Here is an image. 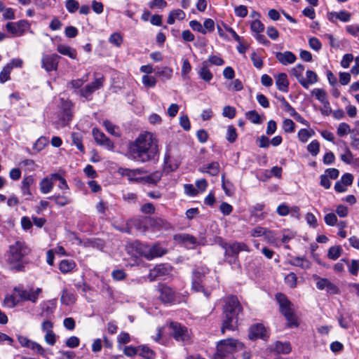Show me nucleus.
<instances>
[{"label": "nucleus", "mask_w": 359, "mask_h": 359, "mask_svg": "<svg viewBox=\"0 0 359 359\" xmlns=\"http://www.w3.org/2000/svg\"><path fill=\"white\" fill-rule=\"evenodd\" d=\"M17 339L22 347L28 348L41 356L45 355L46 351L39 343L32 341L27 337L22 335H18Z\"/></svg>", "instance_id": "14"}, {"label": "nucleus", "mask_w": 359, "mask_h": 359, "mask_svg": "<svg viewBox=\"0 0 359 359\" xmlns=\"http://www.w3.org/2000/svg\"><path fill=\"white\" fill-rule=\"evenodd\" d=\"M182 161L180 149L176 144H170L167 146L164 157V169L167 172L176 170Z\"/></svg>", "instance_id": "6"}, {"label": "nucleus", "mask_w": 359, "mask_h": 359, "mask_svg": "<svg viewBox=\"0 0 359 359\" xmlns=\"http://www.w3.org/2000/svg\"><path fill=\"white\" fill-rule=\"evenodd\" d=\"M209 273V269L205 266H197L192 272L191 289L196 292H201L208 298L210 294V291L205 289L203 285L205 276Z\"/></svg>", "instance_id": "8"}, {"label": "nucleus", "mask_w": 359, "mask_h": 359, "mask_svg": "<svg viewBox=\"0 0 359 359\" xmlns=\"http://www.w3.org/2000/svg\"><path fill=\"white\" fill-rule=\"evenodd\" d=\"M277 88L283 93H287L289 90V81L285 73H279L275 76Z\"/></svg>", "instance_id": "22"}, {"label": "nucleus", "mask_w": 359, "mask_h": 359, "mask_svg": "<svg viewBox=\"0 0 359 359\" xmlns=\"http://www.w3.org/2000/svg\"><path fill=\"white\" fill-rule=\"evenodd\" d=\"M220 170V165L218 162L213 161L210 163L204 164L199 168V171L202 173H208L211 176H217Z\"/></svg>", "instance_id": "25"}, {"label": "nucleus", "mask_w": 359, "mask_h": 359, "mask_svg": "<svg viewBox=\"0 0 359 359\" xmlns=\"http://www.w3.org/2000/svg\"><path fill=\"white\" fill-rule=\"evenodd\" d=\"M311 94L314 95L316 98L321 103H324L328 101L327 93L325 90L322 88H314L312 90Z\"/></svg>", "instance_id": "44"}, {"label": "nucleus", "mask_w": 359, "mask_h": 359, "mask_svg": "<svg viewBox=\"0 0 359 359\" xmlns=\"http://www.w3.org/2000/svg\"><path fill=\"white\" fill-rule=\"evenodd\" d=\"M102 124L109 133L116 137L120 136L119 133L116 132L118 127L114 125L111 121L105 120L103 121Z\"/></svg>", "instance_id": "52"}, {"label": "nucleus", "mask_w": 359, "mask_h": 359, "mask_svg": "<svg viewBox=\"0 0 359 359\" xmlns=\"http://www.w3.org/2000/svg\"><path fill=\"white\" fill-rule=\"evenodd\" d=\"M34 183V178L32 175H28L23 178L21 182L20 190L22 196H25V199L31 200L32 194L30 191V187Z\"/></svg>", "instance_id": "19"}, {"label": "nucleus", "mask_w": 359, "mask_h": 359, "mask_svg": "<svg viewBox=\"0 0 359 359\" xmlns=\"http://www.w3.org/2000/svg\"><path fill=\"white\" fill-rule=\"evenodd\" d=\"M290 208L285 203H281L277 207L276 212L282 217L286 216L290 214Z\"/></svg>", "instance_id": "61"}, {"label": "nucleus", "mask_w": 359, "mask_h": 359, "mask_svg": "<svg viewBox=\"0 0 359 359\" xmlns=\"http://www.w3.org/2000/svg\"><path fill=\"white\" fill-rule=\"evenodd\" d=\"M179 238L183 243L190 248H194L196 243V238L189 234H181L179 236Z\"/></svg>", "instance_id": "38"}, {"label": "nucleus", "mask_w": 359, "mask_h": 359, "mask_svg": "<svg viewBox=\"0 0 359 359\" xmlns=\"http://www.w3.org/2000/svg\"><path fill=\"white\" fill-rule=\"evenodd\" d=\"M325 222L327 225L333 226L337 223V217L334 213H328L325 215Z\"/></svg>", "instance_id": "63"}, {"label": "nucleus", "mask_w": 359, "mask_h": 359, "mask_svg": "<svg viewBox=\"0 0 359 359\" xmlns=\"http://www.w3.org/2000/svg\"><path fill=\"white\" fill-rule=\"evenodd\" d=\"M48 143V140L45 137H40L34 144V149L40 151H41Z\"/></svg>", "instance_id": "58"}, {"label": "nucleus", "mask_w": 359, "mask_h": 359, "mask_svg": "<svg viewBox=\"0 0 359 359\" xmlns=\"http://www.w3.org/2000/svg\"><path fill=\"white\" fill-rule=\"evenodd\" d=\"M304 65L298 64L291 69V74L294 76L300 83L303 79V72L304 71Z\"/></svg>", "instance_id": "43"}, {"label": "nucleus", "mask_w": 359, "mask_h": 359, "mask_svg": "<svg viewBox=\"0 0 359 359\" xmlns=\"http://www.w3.org/2000/svg\"><path fill=\"white\" fill-rule=\"evenodd\" d=\"M314 278L317 280L316 287L318 290H326L327 292L330 294L338 293L337 287L334 284L331 283L328 279L321 278L317 276H315Z\"/></svg>", "instance_id": "18"}, {"label": "nucleus", "mask_w": 359, "mask_h": 359, "mask_svg": "<svg viewBox=\"0 0 359 359\" xmlns=\"http://www.w3.org/2000/svg\"><path fill=\"white\" fill-rule=\"evenodd\" d=\"M244 348V344L232 338L222 339L217 344V351L213 359H236L235 353Z\"/></svg>", "instance_id": "4"}, {"label": "nucleus", "mask_w": 359, "mask_h": 359, "mask_svg": "<svg viewBox=\"0 0 359 359\" xmlns=\"http://www.w3.org/2000/svg\"><path fill=\"white\" fill-rule=\"evenodd\" d=\"M143 359H154L155 354L149 347L142 346L138 353Z\"/></svg>", "instance_id": "53"}, {"label": "nucleus", "mask_w": 359, "mask_h": 359, "mask_svg": "<svg viewBox=\"0 0 359 359\" xmlns=\"http://www.w3.org/2000/svg\"><path fill=\"white\" fill-rule=\"evenodd\" d=\"M307 150L313 156H316L320 151L319 142L316 140L311 141L307 145Z\"/></svg>", "instance_id": "47"}, {"label": "nucleus", "mask_w": 359, "mask_h": 359, "mask_svg": "<svg viewBox=\"0 0 359 359\" xmlns=\"http://www.w3.org/2000/svg\"><path fill=\"white\" fill-rule=\"evenodd\" d=\"M28 24H6V29L13 36H20L23 34Z\"/></svg>", "instance_id": "30"}, {"label": "nucleus", "mask_w": 359, "mask_h": 359, "mask_svg": "<svg viewBox=\"0 0 359 359\" xmlns=\"http://www.w3.org/2000/svg\"><path fill=\"white\" fill-rule=\"evenodd\" d=\"M151 226L156 228L168 229L170 226L169 223L165 219L159 217L150 218Z\"/></svg>", "instance_id": "42"}, {"label": "nucleus", "mask_w": 359, "mask_h": 359, "mask_svg": "<svg viewBox=\"0 0 359 359\" xmlns=\"http://www.w3.org/2000/svg\"><path fill=\"white\" fill-rule=\"evenodd\" d=\"M276 57L283 65L292 64L297 59L294 54L290 51L278 52L276 53Z\"/></svg>", "instance_id": "24"}, {"label": "nucleus", "mask_w": 359, "mask_h": 359, "mask_svg": "<svg viewBox=\"0 0 359 359\" xmlns=\"http://www.w3.org/2000/svg\"><path fill=\"white\" fill-rule=\"evenodd\" d=\"M57 50L62 55L68 56L71 59H76L77 52L74 48L68 46L59 44L57 46Z\"/></svg>", "instance_id": "31"}, {"label": "nucleus", "mask_w": 359, "mask_h": 359, "mask_svg": "<svg viewBox=\"0 0 359 359\" xmlns=\"http://www.w3.org/2000/svg\"><path fill=\"white\" fill-rule=\"evenodd\" d=\"M279 100L281 102V109L287 113L290 116H294L296 115L297 111L295 109L290 105V104L285 99L284 97H281L279 98Z\"/></svg>", "instance_id": "41"}, {"label": "nucleus", "mask_w": 359, "mask_h": 359, "mask_svg": "<svg viewBox=\"0 0 359 359\" xmlns=\"http://www.w3.org/2000/svg\"><path fill=\"white\" fill-rule=\"evenodd\" d=\"M170 334L178 342H187L191 339V332L185 325L177 322H171L169 326Z\"/></svg>", "instance_id": "10"}, {"label": "nucleus", "mask_w": 359, "mask_h": 359, "mask_svg": "<svg viewBox=\"0 0 359 359\" xmlns=\"http://www.w3.org/2000/svg\"><path fill=\"white\" fill-rule=\"evenodd\" d=\"M198 74L200 77L206 82H210L212 79L213 74L209 69L208 61H203L201 63V66L198 70Z\"/></svg>", "instance_id": "27"}, {"label": "nucleus", "mask_w": 359, "mask_h": 359, "mask_svg": "<svg viewBox=\"0 0 359 359\" xmlns=\"http://www.w3.org/2000/svg\"><path fill=\"white\" fill-rule=\"evenodd\" d=\"M142 82L147 88H154L156 85L157 79L153 76L143 75Z\"/></svg>", "instance_id": "50"}, {"label": "nucleus", "mask_w": 359, "mask_h": 359, "mask_svg": "<svg viewBox=\"0 0 359 359\" xmlns=\"http://www.w3.org/2000/svg\"><path fill=\"white\" fill-rule=\"evenodd\" d=\"M109 41L114 46L119 47L123 42V39L120 34L116 32L110 36Z\"/></svg>", "instance_id": "62"}, {"label": "nucleus", "mask_w": 359, "mask_h": 359, "mask_svg": "<svg viewBox=\"0 0 359 359\" xmlns=\"http://www.w3.org/2000/svg\"><path fill=\"white\" fill-rule=\"evenodd\" d=\"M50 198L53 200L55 202V203L60 206H65L72 202L71 198L65 196L64 194L63 195H53L51 197H50Z\"/></svg>", "instance_id": "37"}, {"label": "nucleus", "mask_w": 359, "mask_h": 359, "mask_svg": "<svg viewBox=\"0 0 359 359\" xmlns=\"http://www.w3.org/2000/svg\"><path fill=\"white\" fill-rule=\"evenodd\" d=\"M11 67L7 66L6 65L3 67L2 70L0 72V83H4L7 81L11 79Z\"/></svg>", "instance_id": "51"}, {"label": "nucleus", "mask_w": 359, "mask_h": 359, "mask_svg": "<svg viewBox=\"0 0 359 359\" xmlns=\"http://www.w3.org/2000/svg\"><path fill=\"white\" fill-rule=\"evenodd\" d=\"M185 18L184 12L181 9H175L170 13L167 22H175V20H182Z\"/></svg>", "instance_id": "35"}, {"label": "nucleus", "mask_w": 359, "mask_h": 359, "mask_svg": "<svg viewBox=\"0 0 359 359\" xmlns=\"http://www.w3.org/2000/svg\"><path fill=\"white\" fill-rule=\"evenodd\" d=\"M60 56L57 54L45 55L42 57V67L47 72L56 70L59 62Z\"/></svg>", "instance_id": "17"}, {"label": "nucleus", "mask_w": 359, "mask_h": 359, "mask_svg": "<svg viewBox=\"0 0 359 359\" xmlns=\"http://www.w3.org/2000/svg\"><path fill=\"white\" fill-rule=\"evenodd\" d=\"M75 294L67 289H63L60 297V302L62 304L69 306L75 303L76 302Z\"/></svg>", "instance_id": "28"}, {"label": "nucleus", "mask_w": 359, "mask_h": 359, "mask_svg": "<svg viewBox=\"0 0 359 359\" xmlns=\"http://www.w3.org/2000/svg\"><path fill=\"white\" fill-rule=\"evenodd\" d=\"M306 78L302 79L300 84L302 87L308 89L310 85L316 83L318 81V76L317 74L312 70H307L306 72Z\"/></svg>", "instance_id": "26"}, {"label": "nucleus", "mask_w": 359, "mask_h": 359, "mask_svg": "<svg viewBox=\"0 0 359 359\" xmlns=\"http://www.w3.org/2000/svg\"><path fill=\"white\" fill-rule=\"evenodd\" d=\"M20 299L14 294H8L4 299V305L9 309L14 308L18 303Z\"/></svg>", "instance_id": "34"}, {"label": "nucleus", "mask_w": 359, "mask_h": 359, "mask_svg": "<svg viewBox=\"0 0 359 359\" xmlns=\"http://www.w3.org/2000/svg\"><path fill=\"white\" fill-rule=\"evenodd\" d=\"M93 138L96 143L99 145L105 147L109 150H113L114 144L113 142L108 138L105 134L97 128H94L92 130Z\"/></svg>", "instance_id": "16"}, {"label": "nucleus", "mask_w": 359, "mask_h": 359, "mask_svg": "<svg viewBox=\"0 0 359 359\" xmlns=\"http://www.w3.org/2000/svg\"><path fill=\"white\" fill-rule=\"evenodd\" d=\"M39 185L41 193L48 194L53 189V182L48 177H45L41 181Z\"/></svg>", "instance_id": "40"}, {"label": "nucleus", "mask_w": 359, "mask_h": 359, "mask_svg": "<svg viewBox=\"0 0 359 359\" xmlns=\"http://www.w3.org/2000/svg\"><path fill=\"white\" fill-rule=\"evenodd\" d=\"M158 299L164 304L172 303L175 299V292L165 284H158L156 287Z\"/></svg>", "instance_id": "13"}, {"label": "nucleus", "mask_w": 359, "mask_h": 359, "mask_svg": "<svg viewBox=\"0 0 359 359\" xmlns=\"http://www.w3.org/2000/svg\"><path fill=\"white\" fill-rule=\"evenodd\" d=\"M238 137V135L236 133V129L233 126H228L226 138L227 141L230 143H233Z\"/></svg>", "instance_id": "49"}, {"label": "nucleus", "mask_w": 359, "mask_h": 359, "mask_svg": "<svg viewBox=\"0 0 359 359\" xmlns=\"http://www.w3.org/2000/svg\"><path fill=\"white\" fill-rule=\"evenodd\" d=\"M351 132L350 126L346 123H339L337 128V135L340 137H343Z\"/></svg>", "instance_id": "60"}, {"label": "nucleus", "mask_w": 359, "mask_h": 359, "mask_svg": "<svg viewBox=\"0 0 359 359\" xmlns=\"http://www.w3.org/2000/svg\"><path fill=\"white\" fill-rule=\"evenodd\" d=\"M76 264L74 260L62 259L59 264V269L62 273H67L72 271Z\"/></svg>", "instance_id": "33"}, {"label": "nucleus", "mask_w": 359, "mask_h": 359, "mask_svg": "<svg viewBox=\"0 0 359 359\" xmlns=\"http://www.w3.org/2000/svg\"><path fill=\"white\" fill-rule=\"evenodd\" d=\"M224 302L221 328L223 334L226 330H234L236 328L239 315L242 313L241 305L236 297H228Z\"/></svg>", "instance_id": "2"}, {"label": "nucleus", "mask_w": 359, "mask_h": 359, "mask_svg": "<svg viewBox=\"0 0 359 359\" xmlns=\"http://www.w3.org/2000/svg\"><path fill=\"white\" fill-rule=\"evenodd\" d=\"M245 117L254 124H260L262 123L261 117L255 110L246 112Z\"/></svg>", "instance_id": "45"}, {"label": "nucleus", "mask_w": 359, "mask_h": 359, "mask_svg": "<svg viewBox=\"0 0 359 359\" xmlns=\"http://www.w3.org/2000/svg\"><path fill=\"white\" fill-rule=\"evenodd\" d=\"M276 298L279 304L281 313L285 316L287 321V326L289 327H298L299 323L293 313L292 304L287 299L286 296L282 293H278L276 295Z\"/></svg>", "instance_id": "7"}, {"label": "nucleus", "mask_w": 359, "mask_h": 359, "mask_svg": "<svg viewBox=\"0 0 359 359\" xmlns=\"http://www.w3.org/2000/svg\"><path fill=\"white\" fill-rule=\"evenodd\" d=\"M194 31L207 34L215 29V24H190Z\"/></svg>", "instance_id": "32"}, {"label": "nucleus", "mask_w": 359, "mask_h": 359, "mask_svg": "<svg viewBox=\"0 0 359 359\" xmlns=\"http://www.w3.org/2000/svg\"><path fill=\"white\" fill-rule=\"evenodd\" d=\"M248 336L252 340L258 338L264 339L267 337L266 330L263 325L256 324L250 327Z\"/></svg>", "instance_id": "20"}, {"label": "nucleus", "mask_w": 359, "mask_h": 359, "mask_svg": "<svg viewBox=\"0 0 359 359\" xmlns=\"http://www.w3.org/2000/svg\"><path fill=\"white\" fill-rule=\"evenodd\" d=\"M222 187L225 194L227 196H231L233 194L232 187L233 184L229 180H225V175L223 174L222 175Z\"/></svg>", "instance_id": "54"}, {"label": "nucleus", "mask_w": 359, "mask_h": 359, "mask_svg": "<svg viewBox=\"0 0 359 359\" xmlns=\"http://www.w3.org/2000/svg\"><path fill=\"white\" fill-rule=\"evenodd\" d=\"M273 351L278 354H288L291 351V346L289 342L278 341L273 344Z\"/></svg>", "instance_id": "29"}, {"label": "nucleus", "mask_w": 359, "mask_h": 359, "mask_svg": "<svg viewBox=\"0 0 359 359\" xmlns=\"http://www.w3.org/2000/svg\"><path fill=\"white\" fill-rule=\"evenodd\" d=\"M72 142L75 144L77 149L81 152H84V147L83 145V135L81 133H72Z\"/></svg>", "instance_id": "39"}, {"label": "nucleus", "mask_w": 359, "mask_h": 359, "mask_svg": "<svg viewBox=\"0 0 359 359\" xmlns=\"http://www.w3.org/2000/svg\"><path fill=\"white\" fill-rule=\"evenodd\" d=\"M225 250V256L231 257L235 262L237 257L241 251H248L247 245L242 242H233L231 243H226L224 245Z\"/></svg>", "instance_id": "11"}, {"label": "nucleus", "mask_w": 359, "mask_h": 359, "mask_svg": "<svg viewBox=\"0 0 359 359\" xmlns=\"http://www.w3.org/2000/svg\"><path fill=\"white\" fill-rule=\"evenodd\" d=\"M133 248H135L137 254L140 256L146 257L147 259H151L155 257H161L165 253V250L159 245L153 246L145 245L139 242L133 243Z\"/></svg>", "instance_id": "9"}, {"label": "nucleus", "mask_w": 359, "mask_h": 359, "mask_svg": "<svg viewBox=\"0 0 359 359\" xmlns=\"http://www.w3.org/2000/svg\"><path fill=\"white\" fill-rule=\"evenodd\" d=\"M72 107L73 105L70 102H65L63 104L60 118L64 126L67 125L72 118Z\"/></svg>", "instance_id": "23"}, {"label": "nucleus", "mask_w": 359, "mask_h": 359, "mask_svg": "<svg viewBox=\"0 0 359 359\" xmlns=\"http://www.w3.org/2000/svg\"><path fill=\"white\" fill-rule=\"evenodd\" d=\"M156 74L162 78V79L170 80L173 74V71L168 67H164L161 69H158Z\"/></svg>", "instance_id": "48"}, {"label": "nucleus", "mask_w": 359, "mask_h": 359, "mask_svg": "<svg viewBox=\"0 0 359 359\" xmlns=\"http://www.w3.org/2000/svg\"><path fill=\"white\" fill-rule=\"evenodd\" d=\"M103 81V77L96 78L94 81L87 84L83 88L80 90L81 96L86 99H90V97L95 90L102 87Z\"/></svg>", "instance_id": "15"}, {"label": "nucleus", "mask_w": 359, "mask_h": 359, "mask_svg": "<svg viewBox=\"0 0 359 359\" xmlns=\"http://www.w3.org/2000/svg\"><path fill=\"white\" fill-rule=\"evenodd\" d=\"M327 19L332 22L337 20L341 22H348L351 20V13L346 11H340L339 12H329L327 15Z\"/></svg>", "instance_id": "21"}, {"label": "nucleus", "mask_w": 359, "mask_h": 359, "mask_svg": "<svg viewBox=\"0 0 359 359\" xmlns=\"http://www.w3.org/2000/svg\"><path fill=\"white\" fill-rule=\"evenodd\" d=\"M65 7L69 13H75L79 8V4L76 0H67Z\"/></svg>", "instance_id": "59"}, {"label": "nucleus", "mask_w": 359, "mask_h": 359, "mask_svg": "<svg viewBox=\"0 0 359 359\" xmlns=\"http://www.w3.org/2000/svg\"><path fill=\"white\" fill-rule=\"evenodd\" d=\"M13 291L17 293L18 299L20 301H30L35 303L39 294L41 293V288H36L35 290H26L20 287H16L13 289Z\"/></svg>", "instance_id": "12"}, {"label": "nucleus", "mask_w": 359, "mask_h": 359, "mask_svg": "<svg viewBox=\"0 0 359 359\" xmlns=\"http://www.w3.org/2000/svg\"><path fill=\"white\" fill-rule=\"evenodd\" d=\"M295 123L290 118H285L283 121V130L287 133H292L294 131Z\"/></svg>", "instance_id": "55"}, {"label": "nucleus", "mask_w": 359, "mask_h": 359, "mask_svg": "<svg viewBox=\"0 0 359 359\" xmlns=\"http://www.w3.org/2000/svg\"><path fill=\"white\" fill-rule=\"evenodd\" d=\"M158 142L151 133H144L130 142L128 146V158L135 161L147 163L158 156Z\"/></svg>", "instance_id": "1"}, {"label": "nucleus", "mask_w": 359, "mask_h": 359, "mask_svg": "<svg viewBox=\"0 0 359 359\" xmlns=\"http://www.w3.org/2000/svg\"><path fill=\"white\" fill-rule=\"evenodd\" d=\"M117 172L122 177L128 178L130 182L136 183H156L160 180L158 173L153 175L142 177L141 175L146 173V170L143 168L130 169L126 168H119Z\"/></svg>", "instance_id": "5"}, {"label": "nucleus", "mask_w": 359, "mask_h": 359, "mask_svg": "<svg viewBox=\"0 0 359 359\" xmlns=\"http://www.w3.org/2000/svg\"><path fill=\"white\" fill-rule=\"evenodd\" d=\"M341 160L346 164H351L353 161V156L348 147H345L344 153L340 155Z\"/></svg>", "instance_id": "56"}, {"label": "nucleus", "mask_w": 359, "mask_h": 359, "mask_svg": "<svg viewBox=\"0 0 359 359\" xmlns=\"http://www.w3.org/2000/svg\"><path fill=\"white\" fill-rule=\"evenodd\" d=\"M236 109L233 107L226 106L223 109L222 115L229 118H233L236 116Z\"/></svg>", "instance_id": "64"}, {"label": "nucleus", "mask_w": 359, "mask_h": 359, "mask_svg": "<svg viewBox=\"0 0 359 359\" xmlns=\"http://www.w3.org/2000/svg\"><path fill=\"white\" fill-rule=\"evenodd\" d=\"M291 265L301 267L302 269H308L310 267V263L304 257H296L290 261Z\"/></svg>", "instance_id": "36"}, {"label": "nucleus", "mask_w": 359, "mask_h": 359, "mask_svg": "<svg viewBox=\"0 0 359 359\" xmlns=\"http://www.w3.org/2000/svg\"><path fill=\"white\" fill-rule=\"evenodd\" d=\"M297 276L294 273H290L285 277V282L287 285L291 288H294L297 285Z\"/></svg>", "instance_id": "57"}, {"label": "nucleus", "mask_w": 359, "mask_h": 359, "mask_svg": "<svg viewBox=\"0 0 359 359\" xmlns=\"http://www.w3.org/2000/svg\"><path fill=\"white\" fill-rule=\"evenodd\" d=\"M341 252L340 246H332L328 250L327 257L330 259L336 260L340 257Z\"/></svg>", "instance_id": "46"}, {"label": "nucleus", "mask_w": 359, "mask_h": 359, "mask_svg": "<svg viewBox=\"0 0 359 359\" xmlns=\"http://www.w3.org/2000/svg\"><path fill=\"white\" fill-rule=\"evenodd\" d=\"M29 252L30 249L24 241H17L11 245L7 255L11 270L14 272L24 271L25 262L23 259Z\"/></svg>", "instance_id": "3"}]
</instances>
